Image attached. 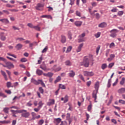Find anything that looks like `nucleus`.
I'll return each instance as SVG.
<instances>
[{
    "mask_svg": "<svg viewBox=\"0 0 125 125\" xmlns=\"http://www.w3.org/2000/svg\"><path fill=\"white\" fill-rule=\"evenodd\" d=\"M100 47H101V46H100V45L98 46V47H97V49H96V53H97V54H99V50H100Z\"/></svg>",
    "mask_w": 125,
    "mask_h": 125,
    "instance_id": "0e129e2a",
    "label": "nucleus"
},
{
    "mask_svg": "<svg viewBox=\"0 0 125 125\" xmlns=\"http://www.w3.org/2000/svg\"><path fill=\"white\" fill-rule=\"evenodd\" d=\"M0 21L5 24H7L9 23V21L6 19H0Z\"/></svg>",
    "mask_w": 125,
    "mask_h": 125,
    "instance_id": "f3484780",
    "label": "nucleus"
},
{
    "mask_svg": "<svg viewBox=\"0 0 125 125\" xmlns=\"http://www.w3.org/2000/svg\"><path fill=\"white\" fill-rule=\"evenodd\" d=\"M59 88L62 90H65L66 89V86L63 84H60L59 85Z\"/></svg>",
    "mask_w": 125,
    "mask_h": 125,
    "instance_id": "a878e982",
    "label": "nucleus"
},
{
    "mask_svg": "<svg viewBox=\"0 0 125 125\" xmlns=\"http://www.w3.org/2000/svg\"><path fill=\"white\" fill-rule=\"evenodd\" d=\"M16 40L17 41H18L19 42H22L23 41H24L25 39H23V38H17L16 39Z\"/></svg>",
    "mask_w": 125,
    "mask_h": 125,
    "instance_id": "58836bf2",
    "label": "nucleus"
},
{
    "mask_svg": "<svg viewBox=\"0 0 125 125\" xmlns=\"http://www.w3.org/2000/svg\"><path fill=\"white\" fill-rule=\"evenodd\" d=\"M76 15L77 16H79V17H81V13L80 11H76Z\"/></svg>",
    "mask_w": 125,
    "mask_h": 125,
    "instance_id": "e2e57ef3",
    "label": "nucleus"
},
{
    "mask_svg": "<svg viewBox=\"0 0 125 125\" xmlns=\"http://www.w3.org/2000/svg\"><path fill=\"white\" fill-rule=\"evenodd\" d=\"M27 26L30 28H33V29H34V25L32 23H28Z\"/></svg>",
    "mask_w": 125,
    "mask_h": 125,
    "instance_id": "de8ad7c7",
    "label": "nucleus"
},
{
    "mask_svg": "<svg viewBox=\"0 0 125 125\" xmlns=\"http://www.w3.org/2000/svg\"><path fill=\"white\" fill-rule=\"evenodd\" d=\"M125 83V78H122V80L120 82L121 85H123Z\"/></svg>",
    "mask_w": 125,
    "mask_h": 125,
    "instance_id": "473e14b6",
    "label": "nucleus"
},
{
    "mask_svg": "<svg viewBox=\"0 0 125 125\" xmlns=\"http://www.w3.org/2000/svg\"><path fill=\"white\" fill-rule=\"evenodd\" d=\"M65 64L66 65L71 66L72 65V63L70 61H67L65 62Z\"/></svg>",
    "mask_w": 125,
    "mask_h": 125,
    "instance_id": "f704fd0d",
    "label": "nucleus"
},
{
    "mask_svg": "<svg viewBox=\"0 0 125 125\" xmlns=\"http://www.w3.org/2000/svg\"><path fill=\"white\" fill-rule=\"evenodd\" d=\"M6 64L7 65V68L9 69L11 68H14V65L11 62H6Z\"/></svg>",
    "mask_w": 125,
    "mask_h": 125,
    "instance_id": "9d476101",
    "label": "nucleus"
},
{
    "mask_svg": "<svg viewBox=\"0 0 125 125\" xmlns=\"http://www.w3.org/2000/svg\"><path fill=\"white\" fill-rule=\"evenodd\" d=\"M95 90H94L93 94H92V97L94 99L95 102H97L96 100L97 98V94L98 93V90L99 88V82H97L94 85Z\"/></svg>",
    "mask_w": 125,
    "mask_h": 125,
    "instance_id": "f03ea898",
    "label": "nucleus"
},
{
    "mask_svg": "<svg viewBox=\"0 0 125 125\" xmlns=\"http://www.w3.org/2000/svg\"><path fill=\"white\" fill-rule=\"evenodd\" d=\"M118 9L116 8H114L113 9L111 10V11L112 12H117Z\"/></svg>",
    "mask_w": 125,
    "mask_h": 125,
    "instance_id": "774afa93",
    "label": "nucleus"
},
{
    "mask_svg": "<svg viewBox=\"0 0 125 125\" xmlns=\"http://www.w3.org/2000/svg\"><path fill=\"white\" fill-rule=\"evenodd\" d=\"M1 74L4 77V80L6 81H7L8 78H7L6 73L5 72V71L3 70H1Z\"/></svg>",
    "mask_w": 125,
    "mask_h": 125,
    "instance_id": "4468645a",
    "label": "nucleus"
},
{
    "mask_svg": "<svg viewBox=\"0 0 125 125\" xmlns=\"http://www.w3.org/2000/svg\"><path fill=\"white\" fill-rule=\"evenodd\" d=\"M101 35V33L100 32H98L97 33V34H95L94 35V36L96 38H98L100 37V35Z\"/></svg>",
    "mask_w": 125,
    "mask_h": 125,
    "instance_id": "c9c22d12",
    "label": "nucleus"
},
{
    "mask_svg": "<svg viewBox=\"0 0 125 125\" xmlns=\"http://www.w3.org/2000/svg\"><path fill=\"white\" fill-rule=\"evenodd\" d=\"M23 47V45L21 43H18L17 44V45L15 46V48L17 50H21Z\"/></svg>",
    "mask_w": 125,
    "mask_h": 125,
    "instance_id": "2eb2a0df",
    "label": "nucleus"
},
{
    "mask_svg": "<svg viewBox=\"0 0 125 125\" xmlns=\"http://www.w3.org/2000/svg\"><path fill=\"white\" fill-rule=\"evenodd\" d=\"M40 68L44 71H48L50 70V68H47L46 65H41L40 66Z\"/></svg>",
    "mask_w": 125,
    "mask_h": 125,
    "instance_id": "ddd939ff",
    "label": "nucleus"
},
{
    "mask_svg": "<svg viewBox=\"0 0 125 125\" xmlns=\"http://www.w3.org/2000/svg\"><path fill=\"white\" fill-rule=\"evenodd\" d=\"M111 83V79H109V80L108 81V83H107V87H110Z\"/></svg>",
    "mask_w": 125,
    "mask_h": 125,
    "instance_id": "09e8293b",
    "label": "nucleus"
},
{
    "mask_svg": "<svg viewBox=\"0 0 125 125\" xmlns=\"http://www.w3.org/2000/svg\"><path fill=\"white\" fill-rule=\"evenodd\" d=\"M55 120L57 123V125H59L62 122V119L60 118L55 119Z\"/></svg>",
    "mask_w": 125,
    "mask_h": 125,
    "instance_id": "4c0bfd02",
    "label": "nucleus"
},
{
    "mask_svg": "<svg viewBox=\"0 0 125 125\" xmlns=\"http://www.w3.org/2000/svg\"><path fill=\"white\" fill-rule=\"evenodd\" d=\"M55 103V100L54 99H49V102L47 103V105L51 106L54 105Z\"/></svg>",
    "mask_w": 125,
    "mask_h": 125,
    "instance_id": "1a4fd4ad",
    "label": "nucleus"
},
{
    "mask_svg": "<svg viewBox=\"0 0 125 125\" xmlns=\"http://www.w3.org/2000/svg\"><path fill=\"white\" fill-rule=\"evenodd\" d=\"M39 106L38 107L41 109V107H42V105H43V104L42 103V101H40L38 104Z\"/></svg>",
    "mask_w": 125,
    "mask_h": 125,
    "instance_id": "72a5a7b5",
    "label": "nucleus"
},
{
    "mask_svg": "<svg viewBox=\"0 0 125 125\" xmlns=\"http://www.w3.org/2000/svg\"><path fill=\"white\" fill-rule=\"evenodd\" d=\"M61 42L62 43H64L66 41L65 36L62 35L61 36Z\"/></svg>",
    "mask_w": 125,
    "mask_h": 125,
    "instance_id": "4be33fe9",
    "label": "nucleus"
},
{
    "mask_svg": "<svg viewBox=\"0 0 125 125\" xmlns=\"http://www.w3.org/2000/svg\"><path fill=\"white\" fill-rule=\"evenodd\" d=\"M119 102L122 104H125V101L123 100H119Z\"/></svg>",
    "mask_w": 125,
    "mask_h": 125,
    "instance_id": "338daca9",
    "label": "nucleus"
},
{
    "mask_svg": "<svg viewBox=\"0 0 125 125\" xmlns=\"http://www.w3.org/2000/svg\"><path fill=\"white\" fill-rule=\"evenodd\" d=\"M0 97L5 98L7 97V96L5 95L4 93H2V92H0Z\"/></svg>",
    "mask_w": 125,
    "mask_h": 125,
    "instance_id": "e433bc0d",
    "label": "nucleus"
},
{
    "mask_svg": "<svg viewBox=\"0 0 125 125\" xmlns=\"http://www.w3.org/2000/svg\"><path fill=\"white\" fill-rule=\"evenodd\" d=\"M89 60L91 62H93V57L92 55L89 56V58L87 57H85L83 59V62H80L81 65H84L85 67H88L89 66Z\"/></svg>",
    "mask_w": 125,
    "mask_h": 125,
    "instance_id": "f257e3e1",
    "label": "nucleus"
},
{
    "mask_svg": "<svg viewBox=\"0 0 125 125\" xmlns=\"http://www.w3.org/2000/svg\"><path fill=\"white\" fill-rule=\"evenodd\" d=\"M79 78H80L82 80H83L84 82H85L84 78L83 77V75L80 74V75H79Z\"/></svg>",
    "mask_w": 125,
    "mask_h": 125,
    "instance_id": "603ef678",
    "label": "nucleus"
},
{
    "mask_svg": "<svg viewBox=\"0 0 125 125\" xmlns=\"http://www.w3.org/2000/svg\"><path fill=\"white\" fill-rule=\"evenodd\" d=\"M61 80V78L60 76H58L56 80L55 81L54 83H56L60 82V81Z\"/></svg>",
    "mask_w": 125,
    "mask_h": 125,
    "instance_id": "ea45409f",
    "label": "nucleus"
},
{
    "mask_svg": "<svg viewBox=\"0 0 125 125\" xmlns=\"http://www.w3.org/2000/svg\"><path fill=\"white\" fill-rule=\"evenodd\" d=\"M20 111H21V113L22 117L28 118L30 117V112H27L25 109H21Z\"/></svg>",
    "mask_w": 125,
    "mask_h": 125,
    "instance_id": "20e7f679",
    "label": "nucleus"
},
{
    "mask_svg": "<svg viewBox=\"0 0 125 125\" xmlns=\"http://www.w3.org/2000/svg\"><path fill=\"white\" fill-rule=\"evenodd\" d=\"M7 55L13 57L15 58H17V56L14 54H11L10 53H7Z\"/></svg>",
    "mask_w": 125,
    "mask_h": 125,
    "instance_id": "4d7b16f0",
    "label": "nucleus"
},
{
    "mask_svg": "<svg viewBox=\"0 0 125 125\" xmlns=\"http://www.w3.org/2000/svg\"><path fill=\"white\" fill-rule=\"evenodd\" d=\"M34 29L39 31H41V28L39 27V25H36V26L34 25Z\"/></svg>",
    "mask_w": 125,
    "mask_h": 125,
    "instance_id": "7c9ffc66",
    "label": "nucleus"
},
{
    "mask_svg": "<svg viewBox=\"0 0 125 125\" xmlns=\"http://www.w3.org/2000/svg\"><path fill=\"white\" fill-rule=\"evenodd\" d=\"M4 35V32H1L0 34V39L2 41H5L6 40V37Z\"/></svg>",
    "mask_w": 125,
    "mask_h": 125,
    "instance_id": "f8f14e48",
    "label": "nucleus"
},
{
    "mask_svg": "<svg viewBox=\"0 0 125 125\" xmlns=\"http://www.w3.org/2000/svg\"><path fill=\"white\" fill-rule=\"evenodd\" d=\"M6 72H7V74L9 77V78H11V73L10 72V71H9V70H6Z\"/></svg>",
    "mask_w": 125,
    "mask_h": 125,
    "instance_id": "8fccbe9b",
    "label": "nucleus"
},
{
    "mask_svg": "<svg viewBox=\"0 0 125 125\" xmlns=\"http://www.w3.org/2000/svg\"><path fill=\"white\" fill-rule=\"evenodd\" d=\"M69 76L70 77H74L75 76V72L73 70H70L69 73Z\"/></svg>",
    "mask_w": 125,
    "mask_h": 125,
    "instance_id": "412c9836",
    "label": "nucleus"
},
{
    "mask_svg": "<svg viewBox=\"0 0 125 125\" xmlns=\"http://www.w3.org/2000/svg\"><path fill=\"white\" fill-rule=\"evenodd\" d=\"M118 93L120 94H123L125 93V88H122L118 90Z\"/></svg>",
    "mask_w": 125,
    "mask_h": 125,
    "instance_id": "b1692460",
    "label": "nucleus"
},
{
    "mask_svg": "<svg viewBox=\"0 0 125 125\" xmlns=\"http://www.w3.org/2000/svg\"><path fill=\"white\" fill-rule=\"evenodd\" d=\"M95 16H96V18L97 19H99L101 18V16L100 15L99 13H96Z\"/></svg>",
    "mask_w": 125,
    "mask_h": 125,
    "instance_id": "bf43d9fd",
    "label": "nucleus"
},
{
    "mask_svg": "<svg viewBox=\"0 0 125 125\" xmlns=\"http://www.w3.org/2000/svg\"><path fill=\"white\" fill-rule=\"evenodd\" d=\"M106 26L107 24L106 23V22H103L99 24L98 27L101 28H104Z\"/></svg>",
    "mask_w": 125,
    "mask_h": 125,
    "instance_id": "aec40b11",
    "label": "nucleus"
},
{
    "mask_svg": "<svg viewBox=\"0 0 125 125\" xmlns=\"http://www.w3.org/2000/svg\"><path fill=\"white\" fill-rule=\"evenodd\" d=\"M42 70H41L40 69H37V75H39V76H41L42 75Z\"/></svg>",
    "mask_w": 125,
    "mask_h": 125,
    "instance_id": "c756f323",
    "label": "nucleus"
},
{
    "mask_svg": "<svg viewBox=\"0 0 125 125\" xmlns=\"http://www.w3.org/2000/svg\"><path fill=\"white\" fill-rule=\"evenodd\" d=\"M115 64L114 62H111L109 64L108 66V67L109 68H112L113 67V66Z\"/></svg>",
    "mask_w": 125,
    "mask_h": 125,
    "instance_id": "37998d69",
    "label": "nucleus"
},
{
    "mask_svg": "<svg viewBox=\"0 0 125 125\" xmlns=\"http://www.w3.org/2000/svg\"><path fill=\"white\" fill-rule=\"evenodd\" d=\"M61 69H62V67L61 66H59L57 67L56 69H53L52 71H54L55 72H58L59 71H61Z\"/></svg>",
    "mask_w": 125,
    "mask_h": 125,
    "instance_id": "cd10ccee",
    "label": "nucleus"
},
{
    "mask_svg": "<svg viewBox=\"0 0 125 125\" xmlns=\"http://www.w3.org/2000/svg\"><path fill=\"white\" fill-rule=\"evenodd\" d=\"M70 118V114L69 113H67L66 115V120H69Z\"/></svg>",
    "mask_w": 125,
    "mask_h": 125,
    "instance_id": "13d9d810",
    "label": "nucleus"
},
{
    "mask_svg": "<svg viewBox=\"0 0 125 125\" xmlns=\"http://www.w3.org/2000/svg\"><path fill=\"white\" fill-rule=\"evenodd\" d=\"M11 84H12L11 82H7V88H10L11 87H13L14 86H11Z\"/></svg>",
    "mask_w": 125,
    "mask_h": 125,
    "instance_id": "2f4dec72",
    "label": "nucleus"
},
{
    "mask_svg": "<svg viewBox=\"0 0 125 125\" xmlns=\"http://www.w3.org/2000/svg\"><path fill=\"white\" fill-rule=\"evenodd\" d=\"M83 46V43H82L80 44V45L77 47V49H76V52L77 53L80 52L82 50V49Z\"/></svg>",
    "mask_w": 125,
    "mask_h": 125,
    "instance_id": "9b49d317",
    "label": "nucleus"
},
{
    "mask_svg": "<svg viewBox=\"0 0 125 125\" xmlns=\"http://www.w3.org/2000/svg\"><path fill=\"white\" fill-rule=\"evenodd\" d=\"M118 32L119 31L118 30H117L116 29H113L110 31V33H111L110 35V37L113 38H116V37L117 36L116 33Z\"/></svg>",
    "mask_w": 125,
    "mask_h": 125,
    "instance_id": "39448f33",
    "label": "nucleus"
},
{
    "mask_svg": "<svg viewBox=\"0 0 125 125\" xmlns=\"http://www.w3.org/2000/svg\"><path fill=\"white\" fill-rule=\"evenodd\" d=\"M9 109V108L5 107V108H4L3 111H4V113H9V111H8Z\"/></svg>",
    "mask_w": 125,
    "mask_h": 125,
    "instance_id": "49530a36",
    "label": "nucleus"
},
{
    "mask_svg": "<svg viewBox=\"0 0 125 125\" xmlns=\"http://www.w3.org/2000/svg\"><path fill=\"white\" fill-rule=\"evenodd\" d=\"M11 112L13 115H16L17 113H21V110H13V109H11Z\"/></svg>",
    "mask_w": 125,
    "mask_h": 125,
    "instance_id": "a211bd4d",
    "label": "nucleus"
},
{
    "mask_svg": "<svg viewBox=\"0 0 125 125\" xmlns=\"http://www.w3.org/2000/svg\"><path fill=\"white\" fill-rule=\"evenodd\" d=\"M53 75V73L52 72L47 73V77H52Z\"/></svg>",
    "mask_w": 125,
    "mask_h": 125,
    "instance_id": "5fc2aeb1",
    "label": "nucleus"
},
{
    "mask_svg": "<svg viewBox=\"0 0 125 125\" xmlns=\"http://www.w3.org/2000/svg\"><path fill=\"white\" fill-rule=\"evenodd\" d=\"M83 24V21H76L75 22V25L78 27L81 26Z\"/></svg>",
    "mask_w": 125,
    "mask_h": 125,
    "instance_id": "6ab92c4d",
    "label": "nucleus"
},
{
    "mask_svg": "<svg viewBox=\"0 0 125 125\" xmlns=\"http://www.w3.org/2000/svg\"><path fill=\"white\" fill-rule=\"evenodd\" d=\"M91 5L93 7H96L97 5V4L96 2H92L91 3Z\"/></svg>",
    "mask_w": 125,
    "mask_h": 125,
    "instance_id": "680f3d73",
    "label": "nucleus"
},
{
    "mask_svg": "<svg viewBox=\"0 0 125 125\" xmlns=\"http://www.w3.org/2000/svg\"><path fill=\"white\" fill-rule=\"evenodd\" d=\"M107 67V64L106 63H103V64L102 65L101 68L103 70L105 69Z\"/></svg>",
    "mask_w": 125,
    "mask_h": 125,
    "instance_id": "a19ab883",
    "label": "nucleus"
},
{
    "mask_svg": "<svg viewBox=\"0 0 125 125\" xmlns=\"http://www.w3.org/2000/svg\"><path fill=\"white\" fill-rule=\"evenodd\" d=\"M83 75H84V76L92 77L94 76V73L93 72V71H84Z\"/></svg>",
    "mask_w": 125,
    "mask_h": 125,
    "instance_id": "6e6552de",
    "label": "nucleus"
},
{
    "mask_svg": "<svg viewBox=\"0 0 125 125\" xmlns=\"http://www.w3.org/2000/svg\"><path fill=\"white\" fill-rule=\"evenodd\" d=\"M109 52H110V50H109V49H107V50L106 51L105 56H106V57H108V56L109 54Z\"/></svg>",
    "mask_w": 125,
    "mask_h": 125,
    "instance_id": "69168bd1",
    "label": "nucleus"
},
{
    "mask_svg": "<svg viewBox=\"0 0 125 125\" xmlns=\"http://www.w3.org/2000/svg\"><path fill=\"white\" fill-rule=\"evenodd\" d=\"M39 91L41 92V94H43L44 93V89L42 87H39Z\"/></svg>",
    "mask_w": 125,
    "mask_h": 125,
    "instance_id": "79ce46f5",
    "label": "nucleus"
},
{
    "mask_svg": "<svg viewBox=\"0 0 125 125\" xmlns=\"http://www.w3.org/2000/svg\"><path fill=\"white\" fill-rule=\"evenodd\" d=\"M44 6V4L43 3H38L37 6H36V9L39 11H42L43 10V7Z\"/></svg>",
    "mask_w": 125,
    "mask_h": 125,
    "instance_id": "423d86ee",
    "label": "nucleus"
},
{
    "mask_svg": "<svg viewBox=\"0 0 125 125\" xmlns=\"http://www.w3.org/2000/svg\"><path fill=\"white\" fill-rule=\"evenodd\" d=\"M67 36L68 39H69L70 40H71L72 39V34L70 31H68L67 32Z\"/></svg>",
    "mask_w": 125,
    "mask_h": 125,
    "instance_id": "393cba45",
    "label": "nucleus"
},
{
    "mask_svg": "<svg viewBox=\"0 0 125 125\" xmlns=\"http://www.w3.org/2000/svg\"><path fill=\"white\" fill-rule=\"evenodd\" d=\"M115 57V55L114 54H110V58L107 59L108 62H111L114 58Z\"/></svg>",
    "mask_w": 125,
    "mask_h": 125,
    "instance_id": "dca6fc26",
    "label": "nucleus"
},
{
    "mask_svg": "<svg viewBox=\"0 0 125 125\" xmlns=\"http://www.w3.org/2000/svg\"><path fill=\"white\" fill-rule=\"evenodd\" d=\"M32 119L31 120H35L36 119V113L35 112H31Z\"/></svg>",
    "mask_w": 125,
    "mask_h": 125,
    "instance_id": "5701e85b",
    "label": "nucleus"
},
{
    "mask_svg": "<svg viewBox=\"0 0 125 125\" xmlns=\"http://www.w3.org/2000/svg\"><path fill=\"white\" fill-rule=\"evenodd\" d=\"M27 61V60L25 58H23L21 59V62H26Z\"/></svg>",
    "mask_w": 125,
    "mask_h": 125,
    "instance_id": "6e6d98bb",
    "label": "nucleus"
},
{
    "mask_svg": "<svg viewBox=\"0 0 125 125\" xmlns=\"http://www.w3.org/2000/svg\"><path fill=\"white\" fill-rule=\"evenodd\" d=\"M31 82L36 85H38L39 84H41L42 86L45 87V84L43 83V82L42 80H38V81H36L35 80V79L32 78L31 80Z\"/></svg>",
    "mask_w": 125,
    "mask_h": 125,
    "instance_id": "7ed1b4c3",
    "label": "nucleus"
},
{
    "mask_svg": "<svg viewBox=\"0 0 125 125\" xmlns=\"http://www.w3.org/2000/svg\"><path fill=\"white\" fill-rule=\"evenodd\" d=\"M9 10L11 12H17L19 11V10L16 9H9Z\"/></svg>",
    "mask_w": 125,
    "mask_h": 125,
    "instance_id": "864d4df0",
    "label": "nucleus"
},
{
    "mask_svg": "<svg viewBox=\"0 0 125 125\" xmlns=\"http://www.w3.org/2000/svg\"><path fill=\"white\" fill-rule=\"evenodd\" d=\"M115 46V44L114 42H112L110 43L109 47L110 48H114Z\"/></svg>",
    "mask_w": 125,
    "mask_h": 125,
    "instance_id": "a18cd8bd",
    "label": "nucleus"
},
{
    "mask_svg": "<svg viewBox=\"0 0 125 125\" xmlns=\"http://www.w3.org/2000/svg\"><path fill=\"white\" fill-rule=\"evenodd\" d=\"M68 98H69L68 96L65 95L64 96L63 103H66L68 102Z\"/></svg>",
    "mask_w": 125,
    "mask_h": 125,
    "instance_id": "bb28decb",
    "label": "nucleus"
},
{
    "mask_svg": "<svg viewBox=\"0 0 125 125\" xmlns=\"http://www.w3.org/2000/svg\"><path fill=\"white\" fill-rule=\"evenodd\" d=\"M72 49V47L71 46H69L68 47H67V50L65 51L66 53H68L70 52L71 51V50Z\"/></svg>",
    "mask_w": 125,
    "mask_h": 125,
    "instance_id": "c85d7f7f",
    "label": "nucleus"
},
{
    "mask_svg": "<svg viewBox=\"0 0 125 125\" xmlns=\"http://www.w3.org/2000/svg\"><path fill=\"white\" fill-rule=\"evenodd\" d=\"M44 120L43 119H42L41 120L39 121V123H38V125H42L43 123H44Z\"/></svg>",
    "mask_w": 125,
    "mask_h": 125,
    "instance_id": "3c124183",
    "label": "nucleus"
},
{
    "mask_svg": "<svg viewBox=\"0 0 125 125\" xmlns=\"http://www.w3.org/2000/svg\"><path fill=\"white\" fill-rule=\"evenodd\" d=\"M124 14V12L123 11H119L118 12V15L121 16Z\"/></svg>",
    "mask_w": 125,
    "mask_h": 125,
    "instance_id": "052dcab7",
    "label": "nucleus"
},
{
    "mask_svg": "<svg viewBox=\"0 0 125 125\" xmlns=\"http://www.w3.org/2000/svg\"><path fill=\"white\" fill-rule=\"evenodd\" d=\"M48 49V46H46L45 48H44V49L42 51V53H44L46 52L47 50Z\"/></svg>",
    "mask_w": 125,
    "mask_h": 125,
    "instance_id": "c03bdc74",
    "label": "nucleus"
},
{
    "mask_svg": "<svg viewBox=\"0 0 125 125\" xmlns=\"http://www.w3.org/2000/svg\"><path fill=\"white\" fill-rule=\"evenodd\" d=\"M85 36V33H83L82 34L79 36V39L78 40V42H85L84 37Z\"/></svg>",
    "mask_w": 125,
    "mask_h": 125,
    "instance_id": "0eeeda50",
    "label": "nucleus"
}]
</instances>
